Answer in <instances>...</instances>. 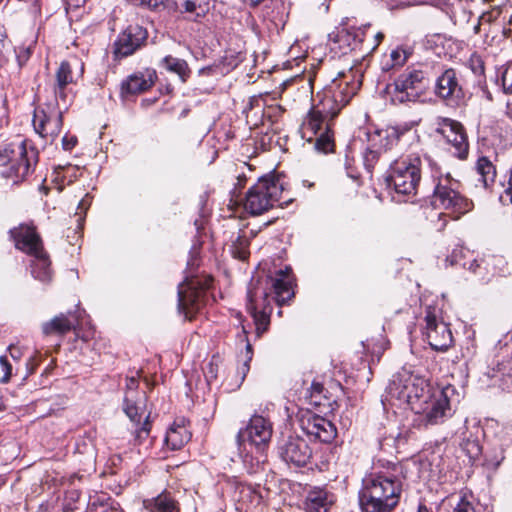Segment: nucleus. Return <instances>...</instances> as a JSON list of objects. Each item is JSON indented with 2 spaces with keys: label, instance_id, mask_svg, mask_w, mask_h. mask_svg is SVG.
Masks as SVG:
<instances>
[{
  "label": "nucleus",
  "instance_id": "obj_62",
  "mask_svg": "<svg viewBox=\"0 0 512 512\" xmlns=\"http://www.w3.org/2000/svg\"><path fill=\"white\" fill-rule=\"evenodd\" d=\"M28 55H29V49H27V50H26V54H25V56H24V57H25V59H27V58H28Z\"/></svg>",
  "mask_w": 512,
  "mask_h": 512
},
{
  "label": "nucleus",
  "instance_id": "obj_32",
  "mask_svg": "<svg viewBox=\"0 0 512 512\" xmlns=\"http://www.w3.org/2000/svg\"><path fill=\"white\" fill-rule=\"evenodd\" d=\"M382 132H377L376 136L380 138L379 148L373 149L369 148L365 154V164L368 168H372L373 164L378 160L380 156L381 150H388L393 142L396 140V132L392 131L391 133L385 132V135H382Z\"/></svg>",
  "mask_w": 512,
  "mask_h": 512
},
{
  "label": "nucleus",
  "instance_id": "obj_1",
  "mask_svg": "<svg viewBox=\"0 0 512 512\" xmlns=\"http://www.w3.org/2000/svg\"><path fill=\"white\" fill-rule=\"evenodd\" d=\"M402 492L401 481L387 473H372L363 479L359 492L362 512H391Z\"/></svg>",
  "mask_w": 512,
  "mask_h": 512
},
{
  "label": "nucleus",
  "instance_id": "obj_23",
  "mask_svg": "<svg viewBox=\"0 0 512 512\" xmlns=\"http://www.w3.org/2000/svg\"><path fill=\"white\" fill-rule=\"evenodd\" d=\"M496 262H502V259L495 256L473 259L463 263V266L474 275L478 282L484 284L488 283L495 275L494 266Z\"/></svg>",
  "mask_w": 512,
  "mask_h": 512
},
{
  "label": "nucleus",
  "instance_id": "obj_13",
  "mask_svg": "<svg viewBox=\"0 0 512 512\" xmlns=\"http://www.w3.org/2000/svg\"><path fill=\"white\" fill-rule=\"evenodd\" d=\"M334 102L331 98H320L303 122L304 134L310 132L318 135L325 130L326 125L338 115V108L333 106Z\"/></svg>",
  "mask_w": 512,
  "mask_h": 512
},
{
  "label": "nucleus",
  "instance_id": "obj_56",
  "mask_svg": "<svg viewBox=\"0 0 512 512\" xmlns=\"http://www.w3.org/2000/svg\"><path fill=\"white\" fill-rule=\"evenodd\" d=\"M508 115L512 119V103L508 105Z\"/></svg>",
  "mask_w": 512,
  "mask_h": 512
},
{
  "label": "nucleus",
  "instance_id": "obj_57",
  "mask_svg": "<svg viewBox=\"0 0 512 512\" xmlns=\"http://www.w3.org/2000/svg\"><path fill=\"white\" fill-rule=\"evenodd\" d=\"M250 360H251V356L248 358V360H247V361L244 363V365H243V368H244L245 370H249L248 361H250Z\"/></svg>",
  "mask_w": 512,
  "mask_h": 512
},
{
  "label": "nucleus",
  "instance_id": "obj_53",
  "mask_svg": "<svg viewBox=\"0 0 512 512\" xmlns=\"http://www.w3.org/2000/svg\"><path fill=\"white\" fill-rule=\"evenodd\" d=\"M383 37H384V35H383V33H381V32H378V33L375 35L376 43H375V45H374L373 49H375V48L380 44V42L382 41Z\"/></svg>",
  "mask_w": 512,
  "mask_h": 512
},
{
  "label": "nucleus",
  "instance_id": "obj_35",
  "mask_svg": "<svg viewBox=\"0 0 512 512\" xmlns=\"http://www.w3.org/2000/svg\"><path fill=\"white\" fill-rule=\"evenodd\" d=\"M88 512H123V510L118 503L103 494L90 501Z\"/></svg>",
  "mask_w": 512,
  "mask_h": 512
},
{
  "label": "nucleus",
  "instance_id": "obj_47",
  "mask_svg": "<svg viewBox=\"0 0 512 512\" xmlns=\"http://www.w3.org/2000/svg\"><path fill=\"white\" fill-rule=\"evenodd\" d=\"M8 350H9L10 356L12 357L13 360L19 361L20 358L22 357V352L19 349H17L15 346L10 345Z\"/></svg>",
  "mask_w": 512,
  "mask_h": 512
},
{
  "label": "nucleus",
  "instance_id": "obj_22",
  "mask_svg": "<svg viewBox=\"0 0 512 512\" xmlns=\"http://www.w3.org/2000/svg\"><path fill=\"white\" fill-rule=\"evenodd\" d=\"M335 500V495L327 489L314 487L305 498V510L306 512H328Z\"/></svg>",
  "mask_w": 512,
  "mask_h": 512
},
{
  "label": "nucleus",
  "instance_id": "obj_51",
  "mask_svg": "<svg viewBox=\"0 0 512 512\" xmlns=\"http://www.w3.org/2000/svg\"><path fill=\"white\" fill-rule=\"evenodd\" d=\"M508 184H509V186H508L506 192L510 196V199H511V202H512V167H511V170H510V177H509Z\"/></svg>",
  "mask_w": 512,
  "mask_h": 512
},
{
  "label": "nucleus",
  "instance_id": "obj_40",
  "mask_svg": "<svg viewBox=\"0 0 512 512\" xmlns=\"http://www.w3.org/2000/svg\"><path fill=\"white\" fill-rule=\"evenodd\" d=\"M502 87L505 93H512V62L506 64L501 73Z\"/></svg>",
  "mask_w": 512,
  "mask_h": 512
},
{
  "label": "nucleus",
  "instance_id": "obj_16",
  "mask_svg": "<svg viewBox=\"0 0 512 512\" xmlns=\"http://www.w3.org/2000/svg\"><path fill=\"white\" fill-rule=\"evenodd\" d=\"M273 428L271 422L260 415L251 417L244 430H240L237 435L238 442L245 438L259 450H264L271 441Z\"/></svg>",
  "mask_w": 512,
  "mask_h": 512
},
{
  "label": "nucleus",
  "instance_id": "obj_38",
  "mask_svg": "<svg viewBox=\"0 0 512 512\" xmlns=\"http://www.w3.org/2000/svg\"><path fill=\"white\" fill-rule=\"evenodd\" d=\"M129 3L147 8L151 11H162L169 8L174 2L172 0H127Z\"/></svg>",
  "mask_w": 512,
  "mask_h": 512
},
{
  "label": "nucleus",
  "instance_id": "obj_15",
  "mask_svg": "<svg viewBox=\"0 0 512 512\" xmlns=\"http://www.w3.org/2000/svg\"><path fill=\"white\" fill-rule=\"evenodd\" d=\"M281 459L288 465L303 467L312 457V450L306 440L298 436H290L283 440L278 447Z\"/></svg>",
  "mask_w": 512,
  "mask_h": 512
},
{
  "label": "nucleus",
  "instance_id": "obj_42",
  "mask_svg": "<svg viewBox=\"0 0 512 512\" xmlns=\"http://www.w3.org/2000/svg\"><path fill=\"white\" fill-rule=\"evenodd\" d=\"M407 53L403 49H395L391 52L390 58L392 61V66H403L407 61Z\"/></svg>",
  "mask_w": 512,
  "mask_h": 512
},
{
  "label": "nucleus",
  "instance_id": "obj_21",
  "mask_svg": "<svg viewBox=\"0 0 512 512\" xmlns=\"http://www.w3.org/2000/svg\"><path fill=\"white\" fill-rule=\"evenodd\" d=\"M203 304V291L197 290L194 284H181L178 291V307L185 317L191 320Z\"/></svg>",
  "mask_w": 512,
  "mask_h": 512
},
{
  "label": "nucleus",
  "instance_id": "obj_26",
  "mask_svg": "<svg viewBox=\"0 0 512 512\" xmlns=\"http://www.w3.org/2000/svg\"><path fill=\"white\" fill-rule=\"evenodd\" d=\"M191 439L185 420L175 421L166 432L165 443L171 450L181 449Z\"/></svg>",
  "mask_w": 512,
  "mask_h": 512
},
{
  "label": "nucleus",
  "instance_id": "obj_25",
  "mask_svg": "<svg viewBox=\"0 0 512 512\" xmlns=\"http://www.w3.org/2000/svg\"><path fill=\"white\" fill-rule=\"evenodd\" d=\"M155 77V72L151 70L134 73L122 83V90L130 94L144 92L152 87Z\"/></svg>",
  "mask_w": 512,
  "mask_h": 512
},
{
  "label": "nucleus",
  "instance_id": "obj_55",
  "mask_svg": "<svg viewBox=\"0 0 512 512\" xmlns=\"http://www.w3.org/2000/svg\"><path fill=\"white\" fill-rule=\"evenodd\" d=\"M417 512H430V511H429V509L425 505L420 504L418 506Z\"/></svg>",
  "mask_w": 512,
  "mask_h": 512
},
{
  "label": "nucleus",
  "instance_id": "obj_14",
  "mask_svg": "<svg viewBox=\"0 0 512 512\" xmlns=\"http://www.w3.org/2000/svg\"><path fill=\"white\" fill-rule=\"evenodd\" d=\"M437 132L451 146V153L459 159H466L469 152V144L464 127L458 121L443 118L439 121Z\"/></svg>",
  "mask_w": 512,
  "mask_h": 512
},
{
  "label": "nucleus",
  "instance_id": "obj_58",
  "mask_svg": "<svg viewBox=\"0 0 512 512\" xmlns=\"http://www.w3.org/2000/svg\"><path fill=\"white\" fill-rule=\"evenodd\" d=\"M313 386L315 387V389H316L317 391H320V390H321V385H320V384H314Z\"/></svg>",
  "mask_w": 512,
  "mask_h": 512
},
{
  "label": "nucleus",
  "instance_id": "obj_61",
  "mask_svg": "<svg viewBox=\"0 0 512 512\" xmlns=\"http://www.w3.org/2000/svg\"><path fill=\"white\" fill-rule=\"evenodd\" d=\"M246 348L248 352H251V345L249 343L247 344Z\"/></svg>",
  "mask_w": 512,
  "mask_h": 512
},
{
  "label": "nucleus",
  "instance_id": "obj_33",
  "mask_svg": "<svg viewBox=\"0 0 512 512\" xmlns=\"http://www.w3.org/2000/svg\"><path fill=\"white\" fill-rule=\"evenodd\" d=\"M213 0H175L174 5L180 12L194 14L196 17H203L209 10Z\"/></svg>",
  "mask_w": 512,
  "mask_h": 512
},
{
  "label": "nucleus",
  "instance_id": "obj_3",
  "mask_svg": "<svg viewBox=\"0 0 512 512\" xmlns=\"http://www.w3.org/2000/svg\"><path fill=\"white\" fill-rule=\"evenodd\" d=\"M17 249L29 254L34 259L31 264V273L35 279L41 282L51 280L50 261L44 252L42 242L34 227L20 225L10 231Z\"/></svg>",
  "mask_w": 512,
  "mask_h": 512
},
{
  "label": "nucleus",
  "instance_id": "obj_8",
  "mask_svg": "<svg viewBox=\"0 0 512 512\" xmlns=\"http://www.w3.org/2000/svg\"><path fill=\"white\" fill-rule=\"evenodd\" d=\"M449 388L429 391L423 399L414 406L412 410L416 417L414 425L417 427H428L441 424L451 415L450 401L448 398Z\"/></svg>",
  "mask_w": 512,
  "mask_h": 512
},
{
  "label": "nucleus",
  "instance_id": "obj_30",
  "mask_svg": "<svg viewBox=\"0 0 512 512\" xmlns=\"http://www.w3.org/2000/svg\"><path fill=\"white\" fill-rule=\"evenodd\" d=\"M475 171L478 175V181L481 182L484 188L490 187L496 178V168L492 161L486 157L481 156L475 164Z\"/></svg>",
  "mask_w": 512,
  "mask_h": 512
},
{
  "label": "nucleus",
  "instance_id": "obj_19",
  "mask_svg": "<svg viewBox=\"0 0 512 512\" xmlns=\"http://www.w3.org/2000/svg\"><path fill=\"white\" fill-rule=\"evenodd\" d=\"M147 37L146 31L138 25H130L114 43V55L116 58H123L132 55L144 42Z\"/></svg>",
  "mask_w": 512,
  "mask_h": 512
},
{
  "label": "nucleus",
  "instance_id": "obj_29",
  "mask_svg": "<svg viewBox=\"0 0 512 512\" xmlns=\"http://www.w3.org/2000/svg\"><path fill=\"white\" fill-rule=\"evenodd\" d=\"M435 91L439 97L444 99L460 92V87L456 78V72L453 69H447L437 79Z\"/></svg>",
  "mask_w": 512,
  "mask_h": 512
},
{
  "label": "nucleus",
  "instance_id": "obj_28",
  "mask_svg": "<svg viewBox=\"0 0 512 512\" xmlns=\"http://www.w3.org/2000/svg\"><path fill=\"white\" fill-rule=\"evenodd\" d=\"M78 324L72 313L60 314L48 322L43 323L42 332L44 335H63L71 331Z\"/></svg>",
  "mask_w": 512,
  "mask_h": 512
},
{
  "label": "nucleus",
  "instance_id": "obj_17",
  "mask_svg": "<svg viewBox=\"0 0 512 512\" xmlns=\"http://www.w3.org/2000/svg\"><path fill=\"white\" fill-rule=\"evenodd\" d=\"M247 310L253 317L257 335L264 333L269 325V313L271 311L268 302V293L265 290L254 288L247 294Z\"/></svg>",
  "mask_w": 512,
  "mask_h": 512
},
{
  "label": "nucleus",
  "instance_id": "obj_45",
  "mask_svg": "<svg viewBox=\"0 0 512 512\" xmlns=\"http://www.w3.org/2000/svg\"><path fill=\"white\" fill-rule=\"evenodd\" d=\"M90 205H91V198L88 194H86L85 197H83L81 199V201L78 203L76 214L81 215V214L85 213Z\"/></svg>",
  "mask_w": 512,
  "mask_h": 512
},
{
  "label": "nucleus",
  "instance_id": "obj_20",
  "mask_svg": "<svg viewBox=\"0 0 512 512\" xmlns=\"http://www.w3.org/2000/svg\"><path fill=\"white\" fill-rule=\"evenodd\" d=\"M340 75L345 78L344 81L334 79L332 84L323 91L321 98H331L335 100L334 106L338 108V113L346 106L351 98L356 94L359 83L349 81L343 73Z\"/></svg>",
  "mask_w": 512,
  "mask_h": 512
},
{
  "label": "nucleus",
  "instance_id": "obj_60",
  "mask_svg": "<svg viewBox=\"0 0 512 512\" xmlns=\"http://www.w3.org/2000/svg\"><path fill=\"white\" fill-rule=\"evenodd\" d=\"M85 1H86V0H81V1H80V0H77V1H76V2H77V3H76V5H77V6H79L81 3H85Z\"/></svg>",
  "mask_w": 512,
  "mask_h": 512
},
{
  "label": "nucleus",
  "instance_id": "obj_54",
  "mask_svg": "<svg viewBox=\"0 0 512 512\" xmlns=\"http://www.w3.org/2000/svg\"><path fill=\"white\" fill-rule=\"evenodd\" d=\"M480 19L482 21H491L492 20V15H491V13H486V14H483Z\"/></svg>",
  "mask_w": 512,
  "mask_h": 512
},
{
  "label": "nucleus",
  "instance_id": "obj_24",
  "mask_svg": "<svg viewBox=\"0 0 512 512\" xmlns=\"http://www.w3.org/2000/svg\"><path fill=\"white\" fill-rule=\"evenodd\" d=\"M275 301L279 306L285 304L293 295L292 280L289 270H279L274 277L269 278Z\"/></svg>",
  "mask_w": 512,
  "mask_h": 512
},
{
  "label": "nucleus",
  "instance_id": "obj_6",
  "mask_svg": "<svg viewBox=\"0 0 512 512\" xmlns=\"http://www.w3.org/2000/svg\"><path fill=\"white\" fill-rule=\"evenodd\" d=\"M430 391L429 384L422 376L402 368L393 375L387 387V394L400 405L406 404L411 410Z\"/></svg>",
  "mask_w": 512,
  "mask_h": 512
},
{
  "label": "nucleus",
  "instance_id": "obj_36",
  "mask_svg": "<svg viewBox=\"0 0 512 512\" xmlns=\"http://www.w3.org/2000/svg\"><path fill=\"white\" fill-rule=\"evenodd\" d=\"M162 63L167 70L176 73L180 77L182 82H184L186 78L189 76L188 64L183 59L175 58L172 56H166L162 60Z\"/></svg>",
  "mask_w": 512,
  "mask_h": 512
},
{
  "label": "nucleus",
  "instance_id": "obj_37",
  "mask_svg": "<svg viewBox=\"0 0 512 512\" xmlns=\"http://www.w3.org/2000/svg\"><path fill=\"white\" fill-rule=\"evenodd\" d=\"M315 149L318 152L327 154L333 151L334 149V138L333 133L331 131L330 124H327L325 130L318 135H315Z\"/></svg>",
  "mask_w": 512,
  "mask_h": 512
},
{
  "label": "nucleus",
  "instance_id": "obj_7",
  "mask_svg": "<svg viewBox=\"0 0 512 512\" xmlns=\"http://www.w3.org/2000/svg\"><path fill=\"white\" fill-rule=\"evenodd\" d=\"M421 165L422 160L416 154L403 155L396 159L391 164L387 177L389 186L398 194H415L421 178Z\"/></svg>",
  "mask_w": 512,
  "mask_h": 512
},
{
  "label": "nucleus",
  "instance_id": "obj_10",
  "mask_svg": "<svg viewBox=\"0 0 512 512\" xmlns=\"http://www.w3.org/2000/svg\"><path fill=\"white\" fill-rule=\"evenodd\" d=\"M67 104L60 106L56 103H48L35 109L33 115V127L36 133L51 143L58 137L63 125V112Z\"/></svg>",
  "mask_w": 512,
  "mask_h": 512
},
{
  "label": "nucleus",
  "instance_id": "obj_43",
  "mask_svg": "<svg viewBox=\"0 0 512 512\" xmlns=\"http://www.w3.org/2000/svg\"><path fill=\"white\" fill-rule=\"evenodd\" d=\"M465 257V250L460 247L456 248L452 251L451 255H449L446 259L451 266L457 265L460 263V259Z\"/></svg>",
  "mask_w": 512,
  "mask_h": 512
},
{
  "label": "nucleus",
  "instance_id": "obj_52",
  "mask_svg": "<svg viewBox=\"0 0 512 512\" xmlns=\"http://www.w3.org/2000/svg\"><path fill=\"white\" fill-rule=\"evenodd\" d=\"M35 363H34V358H30L28 363H27V367L29 369V374H32L33 371H34V368H35Z\"/></svg>",
  "mask_w": 512,
  "mask_h": 512
},
{
  "label": "nucleus",
  "instance_id": "obj_46",
  "mask_svg": "<svg viewBox=\"0 0 512 512\" xmlns=\"http://www.w3.org/2000/svg\"><path fill=\"white\" fill-rule=\"evenodd\" d=\"M76 143H77V138L75 136L68 137L67 135H65L62 138V146H63L64 150H67V151L71 150L72 148H74Z\"/></svg>",
  "mask_w": 512,
  "mask_h": 512
},
{
  "label": "nucleus",
  "instance_id": "obj_34",
  "mask_svg": "<svg viewBox=\"0 0 512 512\" xmlns=\"http://www.w3.org/2000/svg\"><path fill=\"white\" fill-rule=\"evenodd\" d=\"M453 512H483V507L471 493L462 492L456 497Z\"/></svg>",
  "mask_w": 512,
  "mask_h": 512
},
{
  "label": "nucleus",
  "instance_id": "obj_59",
  "mask_svg": "<svg viewBox=\"0 0 512 512\" xmlns=\"http://www.w3.org/2000/svg\"><path fill=\"white\" fill-rule=\"evenodd\" d=\"M509 25H510V31H512V13H511V16L509 18Z\"/></svg>",
  "mask_w": 512,
  "mask_h": 512
},
{
  "label": "nucleus",
  "instance_id": "obj_18",
  "mask_svg": "<svg viewBox=\"0 0 512 512\" xmlns=\"http://www.w3.org/2000/svg\"><path fill=\"white\" fill-rule=\"evenodd\" d=\"M300 426L305 434L324 443L331 442L337 433L331 421L311 412L302 415Z\"/></svg>",
  "mask_w": 512,
  "mask_h": 512
},
{
  "label": "nucleus",
  "instance_id": "obj_48",
  "mask_svg": "<svg viewBox=\"0 0 512 512\" xmlns=\"http://www.w3.org/2000/svg\"><path fill=\"white\" fill-rule=\"evenodd\" d=\"M503 389L512 392V374L504 378Z\"/></svg>",
  "mask_w": 512,
  "mask_h": 512
},
{
  "label": "nucleus",
  "instance_id": "obj_27",
  "mask_svg": "<svg viewBox=\"0 0 512 512\" xmlns=\"http://www.w3.org/2000/svg\"><path fill=\"white\" fill-rule=\"evenodd\" d=\"M73 82L72 68L69 62L63 61L55 73L54 94L56 101L62 100L67 104V86Z\"/></svg>",
  "mask_w": 512,
  "mask_h": 512
},
{
  "label": "nucleus",
  "instance_id": "obj_4",
  "mask_svg": "<svg viewBox=\"0 0 512 512\" xmlns=\"http://www.w3.org/2000/svg\"><path fill=\"white\" fill-rule=\"evenodd\" d=\"M138 377L131 376L126 378V391L123 401V410L130 421L135 425V441L141 444L145 441L151 431L150 412H147L146 393L137 390Z\"/></svg>",
  "mask_w": 512,
  "mask_h": 512
},
{
  "label": "nucleus",
  "instance_id": "obj_12",
  "mask_svg": "<svg viewBox=\"0 0 512 512\" xmlns=\"http://www.w3.org/2000/svg\"><path fill=\"white\" fill-rule=\"evenodd\" d=\"M438 318L439 311L435 307H427L424 334L432 349L446 351L451 346L453 337L448 324Z\"/></svg>",
  "mask_w": 512,
  "mask_h": 512
},
{
  "label": "nucleus",
  "instance_id": "obj_49",
  "mask_svg": "<svg viewBox=\"0 0 512 512\" xmlns=\"http://www.w3.org/2000/svg\"><path fill=\"white\" fill-rule=\"evenodd\" d=\"M206 378L208 380L216 378V372H215L213 363H210L208 365V371L206 372Z\"/></svg>",
  "mask_w": 512,
  "mask_h": 512
},
{
  "label": "nucleus",
  "instance_id": "obj_11",
  "mask_svg": "<svg viewBox=\"0 0 512 512\" xmlns=\"http://www.w3.org/2000/svg\"><path fill=\"white\" fill-rule=\"evenodd\" d=\"M392 85L388 88L391 89ZM428 79L422 70L407 69L393 83L392 100L404 103L416 101L427 89Z\"/></svg>",
  "mask_w": 512,
  "mask_h": 512
},
{
  "label": "nucleus",
  "instance_id": "obj_5",
  "mask_svg": "<svg viewBox=\"0 0 512 512\" xmlns=\"http://www.w3.org/2000/svg\"><path fill=\"white\" fill-rule=\"evenodd\" d=\"M36 163V152L28 150L24 141L12 142L0 150V176L17 184L30 173Z\"/></svg>",
  "mask_w": 512,
  "mask_h": 512
},
{
  "label": "nucleus",
  "instance_id": "obj_2",
  "mask_svg": "<svg viewBox=\"0 0 512 512\" xmlns=\"http://www.w3.org/2000/svg\"><path fill=\"white\" fill-rule=\"evenodd\" d=\"M425 161L435 183L431 201L433 207L447 211L454 219H459L470 212L474 204L472 200L460 193V182L450 173H443L441 167L432 158L425 157Z\"/></svg>",
  "mask_w": 512,
  "mask_h": 512
},
{
  "label": "nucleus",
  "instance_id": "obj_50",
  "mask_svg": "<svg viewBox=\"0 0 512 512\" xmlns=\"http://www.w3.org/2000/svg\"><path fill=\"white\" fill-rule=\"evenodd\" d=\"M471 444H472V445H471V446H472V447H471V449H469V448H468V452H469V454H470L471 456L478 455V454H479V452H480L478 444H476V443H474V442H473V443H471Z\"/></svg>",
  "mask_w": 512,
  "mask_h": 512
},
{
  "label": "nucleus",
  "instance_id": "obj_31",
  "mask_svg": "<svg viewBox=\"0 0 512 512\" xmlns=\"http://www.w3.org/2000/svg\"><path fill=\"white\" fill-rule=\"evenodd\" d=\"M144 507L150 512H178L174 499L169 493H161L157 497L144 500Z\"/></svg>",
  "mask_w": 512,
  "mask_h": 512
},
{
  "label": "nucleus",
  "instance_id": "obj_39",
  "mask_svg": "<svg viewBox=\"0 0 512 512\" xmlns=\"http://www.w3.org/2000/svg\"><path fill=\"white\" fill-rule=\"evenodd\" d=\"M248 246V239L245 236H238L232 246V253L234 257L240 260L247 259L249 255Z\"/></svg>",
  "mask_w": 512,
  "mask_h": 512
},
{
  "label": "nucleus",
  "instance_id": "obj_9",
  "mask_svg": "<svg viewBox=\"0 0 512 512\" xmlns=\"http://www.w3.org/2000/svg\"><path fill=\"white\" fill-rule=\"evenodd\" d=\"M283 185L274 176L261 177L246 193L244 209L253 216L261 215L279 202Z\"/></svg>",
  "mask_w": 512,
  "mask_h": 512
},
{
  "label": "nucleus",
  "instance_id": "obj_44",
  "mask_svg": "<svg viewBox=\"0 0 512 512\" xmlns=\"http://www.w3.org/2000/svg\"><path fill=\"white\" fill-rule=\"evenodd\" d=\"M470 67L476 76H482L484 74V64L479 57L471 58Z\"/></svg>",
  "mask_w": 512,
  "mask_h": 512
},
{
  "label": "nucleus",
  "instance_id": "obj_41",
  "mask_svg": "<svg viewBox=\"0 0 512 512\" xmlns=\"http://www.w3.org/2000/svg\"><path fill=\"white\" fill-rule=\"evenodd\" d=\"M0 369L3 373L0 383H8L12 376V365L9 363L7 356H0Z\"/></svg>",
  "mask_w": 512,
  "mask_h": 512
}]
</instances>
